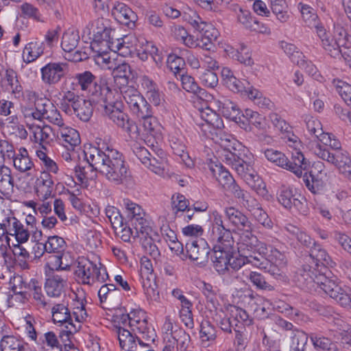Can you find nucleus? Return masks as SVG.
<instances>
[{"mask_svg": "<svg viewBox=\"0 0 351 351\" xmlns=\"http://www.w3.org/2000/svg\"><path fill=\"white\" fill-rule=\"evenodd\" d=\"M104 88H109L108 86H95V91L90 92V90H89V93L91 95L90 99L86 100L82 98L79 101V103L75 110L73 111V113H74L82 121H87L90 119L93 114V103L104 109V106L101 104L103 102L94 101V98H97L99 100L101 98L100 96V92L101 90L103 91Z\"/></svg>", "mask_w": 351, "mask_h": 351, "instance_id": "nucleus-22", "label": "nucleus"}, {"mask_svg": "<svg viewBox=\"0 0 351 351\" xmlns=\"http://www.w3.org/2000/svg\"><path fill=\"white\" fill-rule=\"evenodd\" d=\"M199 117L208 125H211L215 129H220L223 126V121L219 114L209 107L202 109L199 111Z\"/></svg>", "mask_w": 351, "mask_h": 351, "instance_id": "nucleus-55", "label": "nucleus"}, {"mask_svg": "<svg viewBox=\"0 0 351 351\" xmlns=\"http://www.w3.org/2000/svg\"><path fill=\"white\" fill-rule=\"evenodd\" d=\"M140 263V281L144 293L148 300L151 302H158L160 299V295L156 282V276L153 273L152 263L146 256H143L141 258Z\"/></svg>", "mask_w": 351, "mask_h": 351, "instance_id": "nucleus-15", "label": "nucleus"}, {"mask_svg": "<svg viewBox=\"0 0 351 351\" xmlns=\"http://www.w3.org/2000/svg\"><path fill=\"white\" fill-rule=\"evenodd\" d=\"M45 51V43L40 40H32L27 43L22 52V59L25 64H30L38 59Z\"/></svg>", "mask_w": 351, "mask_h": 351, "instance_id": "nucleus-36", "label": "nucleus"}, {"mask_svg": "<svg viewBox=\"0 0 351 351\" xmlns=\"http://www.w3.org/2000/svg\"><path fill=\"white\" fill-rule=\"evenodd\" d=\"M101 98L94 101H101L104 106V114L114 124L121 128L128 134L130 138L135 141L145 140V134L141 131L137 124L131 120L128 115L121 110V104L112 100L113 92L110 88H104L100 92Z\"/></svg>", "mask_w": 351, "mask_h": 351, "instance_id": "nucleus-5", "label": "nucleus"}, {"mask_svg": "<svg viewBox=\"0 0 351 351\" xmlns=\"http://www.w3.org/2000/svg\"><path fill=\"white\" fill-rule=\"evenodd\" d=\"M132 39L133 37L129 35L114 38V34H113L112 38L106 43V47L121 56H129L133 49Z\"/></svg>", "mask_w": 351, "mask_h": 351, "instance_id": "nucleus-29", "label": "nucleus"}, {"mask_svg": "<svg viewBox=\"0 0 351 351\" xmlns=\"http://www.w3.org/2000/svg\"><path fill=\"white\" fill-rule=\"evenodd\" d=\"M27 347L26 343L13 335H5L0 341L1 351H26Z\"/></svg>", "mask_w": 351, "mask_h": 351, "instance_id": "nucleus-46", "label": "nucleus"}, {"mask_svg": "<svg viewBox=\"0 0 351 351\" xmlns=\"http://www.w3.org/2000/svg\"><path fill=\"white\" fill-rule=\"evenodd\" d=\"M121 93L132 114L136 117L147 114L151 106L135 87H123Z\"/></svg>", "mask_w": 351, "mask_h": 351, "instance_id": "nucleus-16", "label": "nucleus"}, {"mask_svg": "<svg viewBox=\"0 0 351 351\" xmlns=\"http://www.w3.org/2000/svg\"><path fill=\"white\" fill-rule=\"evenodd\" d=\"M264 155L269 161L293 172L298 177L302 176L303 170L309 165L301 152L292 153L293 161H290L283 153L273 149H266Z\"/></svg>", "mask_w": 351, "mask_h": 351, "instance_id": "nucleus-10", "label": "nucleus"}, {"mask_svg": "<svg viewBox=\"0 0 351 351\" xmlns=\"http://www.w3.org/2000/svg\"><path fill=\"white\" fill-rule=\"evenodd\" d=\"M237 296L241 304H247L255 315L260 318L267 316V311L270 308L271 303L269 300L258 295H254L251 291H238Z\"/></svg>", "mask_w": 351, "mask_h": 351, "instance_id": "nucleus-17", "label": "nucleus"}, {"mask_svg": "<svg viewBox=\"0 0 351 351\" xmlns=\"http://www.w3.org/2000/svg\"><path fill=\"white\" fill-rule=\"evenodd\" d=\"M326 177L325 165L322 162L318 161L313 164L309 174L303 176V182L313 193H319L322 187L323 179Z\"/></svg>", "mask_w": 351, "mask_h": 351, "instance_id": "nucleus-24", "label": "nucleus"}, {"mask_svg": "<svg viewBox=\"0 0 351 351\" xmlns=\"http://www.w3.org/2000/svg\"><path fill=\"white\" fill-rule=\"evenodd\" d=\"M73 315L75 318V324H69L68 326H63L64 329L59 335L60 340L64 343V349L74 347L71 337L81 329L82 324L86 322L88 318V313L83 300H76L73 303Z\"/></svg>", "mask_w": 351, "mask_h": 351, "instance_id": "nucleus-14", "label": "nucleus"}, {"mask_svg": "<svg viewBox=\"0 0 351 351\" xmlns=\"http://www.w3.org/2000/svg\"><path fill=\"white\" fill-rule=\"evenodd\" d=\"M138 57L143 61H146L150 57L156 65L162 63V58L158 53V48L150 42L146 41L142 44L137 51Z\"/></svg>", "mask_w": 351, "mask_h": 351, "instance_id": "nucleus-43", "label": "nucleus"}, {"mask_svg": "<svg viewBox=\"0 0 351 351\" xmlns=\"http://www.w3.org/2000/svg\"><path fill=\"white\" fill-rule=\"evenodd\" d=\"M103 149L90 146L86 151L88 160L108 181L115 184L123 183L130 173L122 154L109 147Z\"/></svg>", "mask_w": 351, "mask_h": 351, "instance_id": "nucleus-2", "label": "nucleus"}, {"mask_svg": "<svg viewBox=\"0 0 351 351\" xmlns=\"http://www.w3.org/2000/svg\"><path fill=\"white\" fill-rule=\"evenodd\" d=\"M201 244L212 247L213 266L219 274L230 272V263L234 253V240L232 231L226 228L223 216L218 211L212 213L207 241L200 239Z\"/></svg>", "mask_w": 351, "mask_h": 351, "instance_id": "nucleus-1", "label": "nucleus"}, {"mask_svg": "<svg viewBox=\"0 0 351 351\" xmlns=\"http://www.w3.org/2000/svg\"><path fill=\"white\" fill-rule=\"evenodd\" d=\"M285 230L289 233L291 239H295L301 244L309 246L313 243V239L306 234V232L300 230L299 228L292 225L287 224L285 227Z\"/></svg>", "mask_w": 351, "mask_h": 351, "instance_id": "nucleus-58", "label": "nucleus"}, {"mask_svg": "<svg viewBox=\"0 0 351 351\" xmlns=\"http://www.w3.org/2000/svg\"><path fill=\"white\" fill-rule=\"evenodd\" d=\"M227 165L241 176L246 184L257 194L265 195L267 193L266 185L253 169L254 157L248 150H243V158H236L235 156L228 153L226 156Z\"/></svg>", "mask_w": 351, "mask_h": 351, "instance_id": "nucleus-7", "label": "nucleus"}, {"mask_svg": "<svg viewBox=\"0 0 351 351\" xmlns=\"http://www.w3.org/2000/svg\"><path fill=\"white\" fill-rule=\"evenodd\" d=\"M223 221L226 228L232 231L252 228L253 224L248 217L234 206H226L223 209Z\"/></svg>", "mask_w": 351, "mask_h": 351, "instance_id": "nucleus-20", "label": "nucleus"}, {"mask_svg": "<svg viewBox=\"0 0 351 351\" xmlns=\"http://www.w3.org/2000/svg\"><path fill=\"white\" fill-rule=\"evenodd\" d=\"M315 32L321 40V45L325 51L331 57L339 58V51L333 48L332 38H330V34L327 32L324 27L319 23L314 27Z\"/></svg>", "mask_w": 351, "mask_h": 351, "instance_id": "nucleus-41", "label": "nucleus"}, {"mask_svg": "<svg viewBox=\"0 0 351 351\" xmlns=\"http://www.w3.org/2000/svg\"><path fill=\"white\" fill-rule=\"evenodd\" d=\"M66 243L62 237L57 235L49 236L44 243V250L47 254H60L64 251Z\"/></svg>", "mask_w": 351, "mask_h": 351, "instance_id": "nucleus-50", "label": "nucleus"}, {"mask_svg": "<svg viewBox=\"0 0 351 351\" xmlns=\"http://www.w3.org/2000/svg\"><path fill=\"white\" fill-rule=\"evenodd\" d=\"M310 258L315 267L319 265L332 267L334 262L332 261L326 251L319 245H314L310 250Z\"/></svg>", "mask_w": 351, "mask_h": 351, "instance_id": "nucleus-40", "label": "nucleus"}, {"mask_svg": "<svg viewBox=\"0 0 351 351\" xmlns=\"http://www.w3.org/2000/svg\"><path fill=\"white\" fill-rule=\"evenodd\" d=\"M121 205L125 208L127 217L136 230L135 235L138 233L143 236L149 235L152 231L150 221L142 207L129 199H123Z\"/></svg>", "mask_w": 351, "mask_h": 351, "instance_id": "nucleus-13", "label": "nucleus"}, {"mask_svg": "<svg viewBox=\"0 0 351 351\" xmlns=\"http://www.w3.org/2000/svg\"><path fill=\"white\" fill-rule=\"evenodd\" d=\"M215 103L219 111L227 119L234 120L239 114L237 106L227 97H220L215 100Z\"/></svg>", "mask_w": 351, "mask_h": 351, "instance_id": "nucleus-44", "label": "nucleus"}, {"mask_svg": "<svg viewBox=\"0 0 351 351\" xmlns=\"http://www.w3.org/2000/svg\"><path fill=\"white\" fill-rule=\"evenodd\" d=\"M98 296L101 302H108L119 305L121 293L120 290L117 289L113 284H105L100 287Z\"/></svg>", "mask_w": 351, "mask_h": 351, "instance_id": "nucleus-39", "label": "nucleus"}, {"mask_svg": "<svg viewBox=\"0 0 351 351\" xmlns=\"http://www.w3.org/2000/svg\"><path fill=\"white\" fill-rule=\"evenodd\" d=\"M55 130L60 143L66 149L73 150L80 145L81 138L78 131L75 129L64 123Z\"/></svg>", "mask_w": 351, "mask_h": 351, "instance_id": "nucleus-25", "label": "nucleus"}, {"mask_svg": "<svg viewBox=\"0 0 351 351\" xmlns=\"http://www.w3.org/2000/svg\"><path fill=\"white\" fill-rule=\"evenodd\" d=\"M300 6L303 21L307 26L315 27L320 23L318 16L313 8L306 4L300 3Z\"/></svg>", "mask_w": 351, "mask_h": 351, "instance_id": "nucleus-61", "label": "nucleus"}, {"mask_svg": "<svg viewBox=\"0 0 351 351\" xmlns=\"http://www.w3.org/2000/svg\"><path fill=\"white\" fill-rule=\"evenodd\" d=\"M228 55L232 58L238 60L241 63L250 66L253 64V60L251 58V56L247 47L242 44L239 49H234L230 47L229 49H226Z\"/></svg>", "mask_w": 351, "mask_h": 351, "instance_id": "nucleus-53", "label": "nucleus"}, {"mask_svg": "<svg viewBox=\"0 0 351 351\" xmlns=\"http://www.w3.org/2000/svg\"><path fill=\"white\" fill-rule=\"evenodd\" d=\"M79 41L80 34L77 28L71 27L64 31L62 36L61 47L64 51L67 53V56H65L66 60L73 62H80L85 58L86 54L79 50L75 51L73 53H71L76 49Z\"/></svg>", "mask_w": 351, "mask_h": 351, "instance_id": "nucleus-18", "label": "nucleus"}, {"mask_svg": "<svg viewBox=\"0 0 351 351\" xmlns=\"http://www.w3.org/2000/svg\"><path fill=\"white\" fill-rule=\"evenodd\" d=\"M82 98L74 92L66 91L60 101V107L67 114H72Z\"/></svg>", "mask_w": 351, "mask_h": 351, "instance_id": "nucleus-54", "label": "nucleus"}, {"mask_svg": "<svg viewBox=\"0 0 351 351\" xmlns=\"http://www.w3.org/2000/svg\"><path fill=\"white\" fill-rule=\"evenodd\" d=\"M220 129H216V142L219 143L221 148H223V153L220 156L222 160L227 165V161L226 160V156L230 153L232 155L235 156L236 158H243V152L237 154L235 152L241 151V148H242V145L239 143V142L234 138V136L230 134L225 133ZM245 149H243V151Z\"/></svg>", "mask_w": 351, "mask_h": 351, "instance_id": "nucleus-21", "label": "nucleus"}, {"mask_svg": "<svg viewBox=\"0 0 351 351\" xmlns=\"http://www.w3.org/2000/svg\"><path fill=\"white\" fill-rule=\"evenodd\" d=\"M113 34L115 32L110 27L109 21L101 17L90 21L82 29V36L106 47Z\"/></svg>", "mask_w": 351, "mask_h": 351, "instance_id": "nucleus-12", "label": "nucleus"}, {"mask_svg": "<svg viewBox=\"0 0 351 351\" xmlns=\"http://www.w3.org/2000/svg\"><path fill=\"white\" fill-rule=\"evenodd\" d=\"M123 324L128 323L131 330L145 341L152 345L154 342L156 334L152 326L148 324L147 315L141 309H133L129 313L121 317Z\"/></svg>", "mask_w": 351, "mask_h": 351, "instance_id": "nucleus-11", "label": "nucleus"}, {"mask_svg": "<svg viewBox=\"0 0 351 351\" xmlns=\"http://www.w3.org/2000/svg\"><path fill=\"white\" fill-rule=\"evenodd\" d=\"M169 141L173 153L179 156L183 160L188 158L189 155L186 152V145L184 138L178 134H171L169 136Z\"/></svg>", "mask_w": 351, "mask_h": 351, "instance_id": "nucleus-51", "label": "nucleus"}, {"mask_svg": "<svg viewBox=\"0 0 351 351\" xmlns=\"http://www.w3.org/2000/svg\"><path fill=\"white\" fill-rule=\"evenodd\" d=\"M248 97L261 108L271 110L274 107V103L255 88L250 90Z\"/></svg>", "mask_w": 351, "mask_h": 351, "instance_id": "nucleus-64", "label": "nucleus"}, {"mask_svg": "<svg viewBox=\"0 0 351 351\" xmlns=\"http://www.w3.org/2000/svg\"><path fill=\"white\" fill-rule=\"evenodd\" d=\"M74 80L80 86L82 90H87L93 85H94V90L95 91V86L101 87L95 82V76L89 71H86L82 73H76L74 77ZM93 90H90L92 92Z\"/></svg>", "mask_w": 351, "mask_h": 351, "instance_id": "nucleus-57", "label": "nucleus"}, {"mask_svg": "<svg viewBox=\"0 0 351 351\" xmlns=\"http://www.w3.org/2000/svg\"><path fill=\"white\" fill-rule=\"evenodd\" d=\"M45 273L49 275L51 271H70L71 261L64 254H49L45 257Z\"/></svg>", "mask_w": 351, "mask_h": 351, "instance_id": "nucleus-28", "label": "nucleus"}, {"mask_svg": "<svg viewBox=\"0 0 351 351\" xmlns=\"http://www.w3.org/2000/svg\"><path fill=\"white\" fill-rule=\"evenodd\" d=\"M111 14L119 23L129 25L134 23L137 16L126 4L122 2H115L112 8Z\"/></svg>", "mask_w": 351, "mask_h": 351, "instance_id": "nucleus-31", "label": "nucleus"}, {"mask_svg": "<svg viewBox=\"0 0 351 351\" xmlns=\"http://www.w3.org/2000/svg\"><path fill=\"white\" fill-rule=\"evenodd\" d=\"M252 228L243 230L237 242L238 252L240 254L239 258L232 256L230 263V271H235L245 264H251L258 267H265L267 262L266 254L267 247L265 243L260 241L256 236L252 233Z\"/></svg>", "mask_w": 351, "mask_h": 351, "instance_id": "nucleus-4", "label": "nucleus"}, {"mask_svg": "<svg viewBox=\"0 0 351 351\" xmlns=\"http://www.w3.org/2000/svg\"><path fill=\"white\" fill-rule=\"evenodd\" d=\"M297 194L291 187L282 186L278 191L277 199L283 207L291 210V202Z\"/></svg>", "mask_w": 351, "mask_h": 351, "instance_id": "nucleus-56", "label": "nucleus"}, {"mask_svg": "<svg viewBox=\"0 0 351 351\" xmlns=\"http://www.w3.org/2000/svg\"><path fill=\"white\" fill-rule=\"evenodd\" d=\"M210 170L211 171L213 176L224 189L234 181V179L230 172L227 171L220 163L211 164L210 166Z\"/></svg>", "mask_w": 351, "mask_h": 351, "instance_id": "nucleus-47", "label": "nucleus"}, {"mask_svg": "<svg viewBox=\"0 0 351 351\" xmlns=\"http://www.w3.org/2000/svg\"><path fill=\"white\" fill-rule=\"evenodd\" d=\"M245 207L251 213L254 219L263 227L271 228L273 226L271 220L267 213L261 208L255 199H251L249 204H245Z\"/></svg>", "mask_w": 351, "mask_h": 351, "instance_id": "nucleus-37", "label": "nucleus"}, {"mask_svg": "<svg viewBox=\"0 0 351 351\" xmlns=\"http://www.w3.org/2000/svg\"><path fill=\"white\" fill-rule=\"evenodd\" d=\"M301 277L310 288L314 287L315 285H317L318 287L341 306L348 308H351V297L337 284L336 277L332 276L330 278L325 274H317L315 270H306V269H304L301 274Z\"/></svg>", "mask_w": 351, "mask_h": 351, "instance_id": "nucleus-6", "label": "nucleus"}, {"mask_svg": "<svg viewBox=\"0 0 351 351\" xmlns=\"http://www.w3.org/2000/svg\"><path fill=\"white\" fill-rule=\"evenodd\" d=\"M8 234L15 237L19 243H26L29 238L27 226L14 217H8Z\"/></svg>", "mask_w": 351, "mask_h": 351, "instance_id": "nucleus-35", "label": "nucleus"}, {"mask_svg": "<svg viewBox=\"0 0 351 351\" xmlns=\"http://www.w3.org/2000/svg\"><path fill=\"white\" fill-rule=\"evenodd\" d=\"M338 328L335 334V338L342 344L351 346V328L343 322L338 320L336 323Z\"/></svg>", "mask_w": 351, "mask_h": 351, "instance_id": "nucleus-63", "label": "nucleus"}, {"mask_svg": "<svg viewBox=\"0 0 351 351\" xmlns=\"http://www.w3.org/2000/svg\"><path fill=\"white\" fill-rule=\"evenodd\" d=\"M307 148L318 158L335 165L342 173L351 174V158L346 150L329 152L315 141L308 143Z\"/></svg>", "mask_w": 351, "mask_h": 351, "instance_id": "nucleus-9", "label": "nucleus"}, {"mask_svg": "<svg viewBox=\"0 0 351 351\" xmlns=\"http://www.w3.org/2000/svg\"><path fill=\"white\" fill-rule=\"evenodd\" d=\"M54 182L51 174L45 171L36 176L34 189L40 200H47L51 197Z\"/></svg>", "mask_w": 351, "mask_h": 351, "instance_id": "nucleus-27", "label": "nucleus"}, {"mask_svg": "<svg viewBox=\"0 0 351 351\" xmlns=\"http://www.w3.org/2000/svg\"><path fill=\"white\" fill-rule=\"evenodd\" d=\"M226 86L232 92L240 93L248 97L250 90L253 89L254 87L250 85V82L246 80H239L236 77L232 78L231 81L226 84Z\"/></svg>", "mask_w": 351, "mask_h": 351, "instance_id": "nucleus-59", "label": "nucleus"}, {"mask_svg": "<svg viewBox=\"0 0 351 351\" xmlns=\"http://www.w3.org/2000/svg\"><path fill=\"white\" fill-rule=\"evenodd\" d=\"M75 274L78 281L88 285L105 282L108 278L106 267L97 257L93 260L84 257L79 258Z\"/></svg>", "mask_w": 351, "mask_h": 351, "instance_id": "nucleus-8", "label": "nucleus"}, {"mask_svg": "<svg viewBox=\"0 0 351 351\" xmlns=\"http://www.w3.org/2000/svg\"><path fill=\"white\" fill-rule=\"evenodd\" d=\"M119 346L122 351H142L151 347V344L143 339L137 334L119 327L117 330Z\"/></svg>", "mask_w": 351, "mask_h": 351, "instance_id": "nucleus-19", "label": "nucleus"}, {"mask_svg": "<svg viewBox=\"0 0 351 351\" xmlns=\"http://www.w3.org/2000/svg\"><path fill=\"white\" fill-rule=\"evenodd\" d=\"M14 180L11 175V169L5 166L0 168V193L6 195L12 191Z\"/></svg>", "mask_w": 351, "mask_h": 351, "instance_id": "nucleus-52", "label": "nucleus"}, {"mask_svg": "<svg viewBox=\"0 0 351 351\" xmlns=\"http://www.w3.org/2000/svg\"><path fill=\"white\" fill-rule=\"evenodd\" d=\"M172 36L178 41L181 42L189 48L197 47V40L194 36L189 34L186 29L178 25H173L171 27Z\"/></svg>", "mask_w": 351, "mask_h": 351, "instance_id": "nucleus-45", "label": "nucleus"}, {"mask_svg": "<svg viewBox=\"0 0 351 351\" xmlns=\"http://www.w3.org/2000/svg\"><path fill=\"white\" fill-rule=\"evenodd\" d=\"M48 276L45 284L47 295L51 297L60 296L67 286V276L56 274Z\"/></svg>", "mask_w": 351, "mask_h": 351, "instance_id": "nucleus-32", "label": "nucleus"}, {"mask_svg": "<svg viewBox=\"0 0 351 351\" xmlns=\"http://www.w3.org/2000/svg\"><path fill=\"white\" fill-rule=\"evenodd\" d=\"M26 97L29 101L37 106V111L38 112L37 114L39 121L44 119L48 110V104H51V101L46 98L38 97V94L32 90L27 91Z\"/></svg>", "mask_w": 351, "mask_h": 351, "instance_id": "nucleus-49", "label": "nucleus"}, {"mask_svg": "<svg viewBox=\"0 0 351 351\" xmlns=\"http://www.w3.org/2000/svg\"><path fill=\"white\" fill-rule=\"evenodd\" d=\"M5 79L11 94L15 98L21 97L23 95V86L19 81L16 72L12 69H6Z\"/></svg>", "mask_w": 351, "mask_h": 351, "instance_id": "nucleus-48", "label": "nucleus"}, {"mask_svg": "<svg viewBox=\"0 0 351 351\" xmlns=\"http://www.w3.org/2000/svg\"><path fill=\"white\" fill-rule=\"evenodd\" d=\"M244 275L258 289L273 291L274 287L268 284L264 276L256 271H245Z\"/></svg>", "mask_w": 351, "mask_h": 351, "instance_id": "nucleus-62", "label": "nucleus"}, {"mask_svg": "<svg viewBox=\"0 0 351 351\" xmlns=\"http://www.w3.org/2000/svg\"><path fill=\"white\" fill-rule=\"evenodd\" d=\"M32 134L34 141L40 145H47L52 142L55 136V132L52 128L48 125L43 127L34 126L32 128Z\"/></svg>", "mask_w": 351, "mask_h": 351, "instance_id": "nucleus-42", "label": "nucleus"}, {"mask_svg": "<svg viewBox=\"0 0 351 351\" xmlns=\"http://www.w3.org/2000/svg\"><path fill=\"white\" fill-rule=\"evenodd\" d=\"M90 146L91 145L85 146L82 152L87 164L84 166L80 164L75 167V176L81 184L86 185L88 180H93L96 177L95 171H98L95 167L92 165L86 155V151Z\"/></svg>", "mask_w": 351, "mask_h": 351, "instance_id": "nucleus-34", "label": "nucleus"}, {"mask_svg": "<svg viewBox=\"0 0 351 351\" xmlns=\"http://www.w3.org/2000/svg\"><path fill=\"white\" fill-rule=\"evenodd\" d=\"M13 159L14 167L20 172H26L28 176H35L37 171L34 169V165L29 156L27 149L21 147L19 153L12 158Z\"/></svg>", "mask_w": 351, "mask_h": 351, "instance_id": "nucleus-33", "label": "nucleus"}, {"mask_svg": "<svg viewBox=\"0 0 351 351\" xmlns=\"http://www.w3.org/2000/svg\"><path fill=\"white\" fill-rule=\"evenodd\" d=\"M199 242H200V240L187 242L186 244V249L188 256L190 259L199 261V263H203L208 258L210 247H200L198 243ZM204 245V244H202V245Z\"/></svg>", "mask_w": 351, "mask_h": 351, "instance_id": "nucleus-38", "label": "nucleus"}, {"mask_svg": "<svg viewBox=\"0 0 351 351\" xmlns=\"http://www.w3.org/2000/svg\"><path fill=\"white\" fill-rule=\"evenodd\" d=\"M52 321L58 326H68L75 324L73 311H71L65 302L53 304L51 308Z\"/></svg>", "mask_w": 351, "mask_h": 351, "instance_id": "nucleus-26", "label": "nucleus"}, {"mask_svg": "<svg viewBox=\"0 0 351 351\" xmlns=\"http://www.w3.org/2000/svg\"><path fill=\"white\" fill-rule=\"evenodd\" d=\"M138 117L142 119V126L144 130L143 133L145 134V139L147 138L148 136H151L156 140H160L162 138V126L158 122L157 119L153 117L152 108L148 110L147 114L138 116Z\"/></svg>", "mask_w": 351, "mask_h": 351, "instance_id": "nucleus-30", "label": "nucleus"}, {"mask_svg": "<svg viewBox=\"0 0 351 351\" xmlns=\"http://www.w3.org/2000/svg\"><path fill=\"white\" fill-rule=\"evenodd\" d=\"M304 121L306 122L307 131L312 137L311 139H309V141L306 143V145L307 146V143L310 141L316 142L315 138L320 135L323 132V130L321 122L315 117L307 115L306 116Z\"/></svg>", "mask_w": 351, "mask_h": 351, "instance_id": "nucleus-60", "label": "nucleus"}, {"mask_svg": "<svg viewBox=\"0 0 351 351\" xmlns=\"http://www.w3.org/2000/svg\"><path fill=\"white\" fill-rule=\"evenodd\" d=\"M252 228L243 230L237 242L238 252L240 254L239 258L232 256L230 263V271H235L245 264H251L258 267H265L267 262L266 254L267 247L265 243L260 241L256 236L252 233Z\"/></svg>", "mask_w": 351, "mask_h": 351, "instance_id": "nucleus-3", "label": "nucleus"}, {"mask_svg": "<svg viewBox=\"0 0 351 351\" xmlns=\"http://www.w3.org/2000/svg\"><path fill=\"white\" fill-rule=\"evenodd\" d=\"M69 71L66 62H49L41 68L42 81L48 85H55L63 78Z\"/></svg>", "mask_w": 351, "mask_h": 351, "instance_id": "nucleus-23", "label": "nucleus"}]
</instances>
